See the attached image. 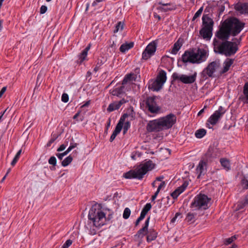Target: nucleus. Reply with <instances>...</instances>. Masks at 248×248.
<instances>
[{"label":"nucleus","mask_w":248,"mask_h":248,"mask_svg":"<svg viewBox=\"0 0 248 248\" xmlns=\"http://www.w3.org/2000/svg\"><path fill=\"white\" fill-rule=\"evenodd\" d=\"M152 208V205L150 203H147L143 208L140 216H141L143 218L145 217L147 213Z\"/></svg>","instance_id":"2f4dec72"},{"label":"nucleus","mask_w":248,"mask_h":248,"mask_svg":"<svg viewBox=\"0 0 248 248\" xmlns=\"http://www.w3.org/2000/svg\"><path fill=\"white\" fill-rule=\"evenodd\" d=\"M57 137H53L51 138L47 142L46 146L47 147H49L51 146V144L54 142V141L56 140Z\"/></svg>","instance_id":"864d4df0"},{"label":"nucleus","mask_w":248,"mask_h":248,"mask_svg":"<svg viewBox=\"0 0 248 248\" xmlns=\"http://www.w3.org/2000/svg\"><path fill=\"white\" fill-rule=\"evenodd\" d=\"M88 218L96 227L99 228L106 223L105 214L102 211L99 204H95L92 206L89 211Z\"/></svg>","instance_id":"39448f33"},{"label":"nucleus","mask_w":248,"mask_h":248,"mask_svg":"<svg viewBox=\"0 0 248 248\" xmlns=\"http://www.w3.org/2000/svg\"><path fill=\"white\" fill-rule=\"evenodd\" d=\"M212 29L210 28H202V29L200 30L199 33L201 36L204 39L207 40H210L212 36Z\"/></svg>","instance_id":"aec40b11"},{"label":"nucleus","mask_w":248,"mask_h":248,"mask_svg":"<svg viewBox=\"0 0 248 248\" xmlns=\"http://www.w3.org/2000/svg\"><path fill=\"white\" fill-rule=\"evenodd\" d=\"M220 42L216 39L214 40V51L216 53L223 54L229 57L235 54L238 49L236 42L228 41L229 39H218Z\"/></svg>","instance_id":"f03ea898"},{"label":"nucleus","mask_w":248,"mask_h":248,"mask_svg":"<svg viewBox=\"0 0 248 248\" xmlns=\"http://www.w3.org/2000/svg\"><path fill=\"white\" fill-rule=\"evenodd\" d=\"M155 166L151 160L145 162L133 170H130L124 174V177L126 179H137L141 180L145 174L149 171L152 170Z\"/></svg>","instance_id":"20e7f679"},{"label":"nucleus","mask_w":248,"mask_h":248,"mask_svg":"<svg viewBox=\"0 0 248 248\" xmlns=\"http://www.w3.org/2000/svg\"><path fill=\"white\" fill-rule=\"evenodd\" d=\"M146 129L149 132H157L163 130L159 119L150 121L146 125Z\"/></svg>","instance_id":"4468645a"},{"label":"nucleus","mask_w":248,"mask_h":248,"mask_svg":"<svg viewBox=\"0 0 248 248\" xmlns=\"http://www.w3.org/2000/svg\"><path fill=\"white\" fill-rule=\"evenodd\" d=\"M72 244V241L70 239H68L62 245V248H68Z\"/></svg>","instance_id":"09e8293b"},{"label":"nucleus","mask_w":248,"mask_h":248,"mask_svg":"<svg viewBox=\"0 0 248 248\" xmlns=\"http://www.w3.org/2000/svg\"><path fill=\"white\" fill-rule=\"evenodd\" d=\"M158 4L161 5L163 6H170L169 7H163L162 6H159L157 7V9L158 10L163 12H167L170 11L175 10L176 9L175 6L171 5L170 3H163L162 2H159Z\"/></svg>","instance_id":"4be33fe9"},{"label":"nucleus","mask_w":248,"mask_h":248,"mask_svg":"<svg viewBox=\"0 0 248 248\" xmlns=\"http://www.w3.org/2000/svg\"><path fill=\"white\" fill-rule=\"evenodd\" d=\"M128 116L127 113L124 114L121 117L118 123L117 124L115 130L110 136L109 141L112 142L115 139L117 135L119 134L123 127L124 123L125 118Z\"/></svg>","instance_id":"2eb2a0df"},{"label":"nucleus","mask_w":248,"mask_h":248,"mask_svg":"<svg viewBox=\"0 0 248 248\" xmlns=\"http://www.w3.org/2000/svg\"><path fill=\"white\" fill-rule=\"evenodd\" d=\"M18 160V159L16 158V157H14L11 163V165L13 166H15V165L17 162Z\"/></svg>","instance_id":"338daca9"},{"label":"nucleus","mask_w":248,"mask_h":248,"mask_svg":"<svg viewBox=\"0 0 248 248\" xmlns=\"http://www.w3.org/2000/svg\"><path fill=\"white\" fill-rule=\"evenodd\" d=\"M147 234V241L150 242L156 238L157 233L154 229H150L148 231Z\"/></svg>","instance_id":"a878e982"},{"label":"nucleus","mask_w":248,"mask_h":248,"mask_svg":"<svg viewBox=\"0 0 248 248\" xmlns=\"http://www.w3.org/2000/svg\"><path fill=\"white\" fill-rule=\"evenodd\" d=\"M243 92L244 95H241L238 99L244 104H248V81L245 83Z\"/></svg>","instance_id":"412c9836"},{"label":"nucleus","mask_w":248,"mask_h":248,"mask_svg":"<svg viewBox=\"0 0 248 248\" xmlns=\"http://www.w3.org/2000/svg\"><path fill=\"white\" fill-rule=\"evenodd\" d=\"M88 53L84 50H83L80 55H79V60H80V63L82 62L86 59Z\"/></svg>","instance_id":"a19ab883"},{"label":"nucleus","mask_w":248,"mask_h":248,"mask_svg":"<svg viewBox=\"0 0 248 248\" xmlns=\"http://www.w3.org/2000/svg\"><path fill=\"white\" fill-rule=\"evenodd\" d=\"M48 163L50 165H52L54 166H56L57 163V160L56 157L54 156L50 157L48 160Z\"/></svg>","instance_id":"c03bdc74"},{"label":"nucleus","mask_w":248,"mask_h":248,"mask_svg":"<svg viewBox=\"0 0 248 248\" xmlns=\"http://www.w3.org/2000/svg\"><path fill=\"white\" fill-rule=\"evenodd\" d=\"M124 29V23L121 21H119L115 26V29L113 31L114 33H117L119 31H122Z\"/></svg>","instance_id":"e433bc0d"},{"label":"nucleus","mask_w":248,"mask_h":248,"mask_svg":"<svg viewBox=\"0 0 248 248\" xmlns=\"http://www.w3.org/2000/svg\"><path fill=\"white\" fill-rule=\"evenodd\" d=\"M157 43L156 41H152L146 46L142 54V58L147 60L153 55L156 49Z\"/></svg>","instance_id":"f8f14e48"},{"label":"nucleus","mask_w":248,"mask_h":248,"mask_svg":"<svg viewBox=\"0 0 248 248\" xmlns=\"http://www.w3.org/2000/svg\"><path fill=\"white\" fill-rule=\"evenodd\" d=\"M234 9L240 14H248V3L239 2L234 5Z\"/></svg>","instance_id":"f3484780"},{"label":"nucleus","mask_w":248,"mask_h":248,"mask_svg":"<svg viewBox=\"0 0 248 248\" xmlns=\"http://www.w3.org/2000/svg\"><path fill=\"white\" fill-rule=\"evenodd\" d=\"M47 8L45 5L41 6L40 10V13L41 14H45L47 11Z\"/></svg>","instance_id":"8fccbe9b"},{"label":"nucleus","mask_w":248,"mask_h":248,"mask_svg":"<svg viewBox=\"0 0 248 248\" xmlns=\"http://www.w3.org/2000/svg\"><path fill=\"white\" fill-rule=\"evenodd\" d=\"M176 119L175 115L171 113L159 118L163 130H167L171 128L176 123Z\"/></svg>","instance_id":"6e6552de"},{"label":"nucleus","mask_w":248,"mask_h":248,"mask_svg":"<svg viewBox=\"0 0 248 248\" xmlns=\"http://www.w3.org/2000/svg\"><path fill=\"white\" fill-rule=\"evenodd\" d=\"M210 199L207 195L203 194L197 195L191 203V207L197 209L205 210L208 208V202Z\"/></svg>","instance_id":"0eeeda50"},{"label":"nucleus","mask_w":248,"mask_h":248,"mask_svg":"<svg viewBox=\"0 0 248 248\" xmlns=\"http://www.w3.org/2000/svg\"><path fill=\"white\" fill-rule=\"evenodd\" d=\"M167 80L166 72L161 70L155 80H151L149 82L148 88L152 91L158 92L160 90Z\"/></svg>","instance_id":"423d86ee"},{"label":"nucleus","mask_w":248,"mask_h":248,"mask_svg":"<svg viewBox=\"0 0 248 248\" xmlns=\"http://www.w3.org/2000/svg\"><path fill=\"white\" fill-rule=\"evenodd\" d=\"M131 214V211L129 208H125L123 213V217L124 219H127L129 217Z\"/></svg>","instance_id":"ea45409f"},{"label":"nucleus","mask_w":248,"mask_h":248,"mask_svg":"<svg viewBox=\"0 0 248 248\" xmlns=\"http://www.w3.org/2000/svg\"><path fill=\"white\" fill-rule=\"evenodd\" d=\"M134 46V43L130 42L122 44L120 47V51L121 52L124 53L129 49L132 48Z\"/></svg>","instance_id":"cd10ccee"},{"label":"nucleus","mask_w":248,"mask_h":248,"mask_svg":"<svg viewBox=\"0 0 248 248\" xmlns=\"http://www.w3.org/2000/svg\"><path fill=\"white\" fill-rule=\"evenodd\" d=\"M159 192H157V191H156L154 195L152 196V198H151V199H152V201H154L156 198V197L157 196L158 193Z\"/></svg>","instance_id":"69168bd1"},{"label":"nucleus","mask_w":248,"mask_h":248,"mask_svg":"<svg viewBox=\"0 0 248 248\" xmlns=\"http://www.w3.org/2000/svg\"><path fill=\"white\" fill-rule=\"evenodd\" d=\"M219 60H217L209 63L207 66L202 71V74L203 77L207 76L208 77H214V73L220 67Z\"/></svg>","instance_id":"9b49d317"},{"label":"nucleus","mask_w":248,"mask_h":248,"mask_svg":"<svg viewBox=\"0 0 248 248\" xmlns=\"http://www.w3.org/2000/svg\"><path fill=\"white\" fill-rule=\"evenodd\" d=\"M150 219V217H148L144 223V227L138 231L135 235L136 236L142 238L145 234H147Z\"/></svg>","instance_id":"6ab92c4d"},{"label":"nucleus","mask_w":248,"mask_h":248,"mask_svg":"<svg viewBox=\"0 0 248 248\" xmlns=\"http://www.w3.org/2000/svg\"><path fill=\"white\" fill-rule=\"evenodd\" d=\"M202 27L204 28H210L213 29L214 22L210 17L209 14H204L202 17Z\"/></svg>","instance_id":"dca6fc26"},{"label":"nucleus","mask_w":248,"mask_h":248,"mask_svg":"<svg viewBox=\"0 0 248 248\" xmlns=\"http://www.w3.org/2000/svg\"><path fill=\"white\" fill-rule=\"evenodd\" d=\"M67 144H62L60 145V146L57 149V151L58 152H61L63 151L66 147Z\"/></svg>","instance_id":"603ef678"},{"label":"nucleus","mask_w":248,"mask_h":248,"mask_svg":"<svg viewBox=\"0 0 248 248\" xmlns=\"http://www.w3.org/2000/svg\"><path fill=\"white\" fill-rule=\"evenodd\" d=\"M245 23L236 17L232 16L222 22L215 33L217 39H229L231 36L235 37L245 27Z\"/></svg>","instance_id":"f257e3e1"},{"label":"nucleus","mask_w":248,"mask_h":248,"mask_svg":"<svg viewBox=\"0 0 248 248\" xmlns=\"http://www.w3.org/2000/svg\"><path fill=\"white\" fill-rule=\"evenodd\" d=\"M124 86L122 85L120 87L116 88L110 90V93L113 96H116L119 97H122L123 95L125 93L124 91Z\"/></svg>","instance_id":"5701e85b"},{"label":"nucleus","mask_w":248,"mask_h":248,"mask_svg":"<svg viewBox=\"0 0 248 248\" xmlns=\"http://www.w3.org/2000/svg\"><path fill=\"white\" fill-rule=\"evenodd\" d=\"M90 100L87 101L84 104L81 106V108H82L84 107H88L90 105Z\"/></svg>","instance_id":"774afa93"},{"label":"nucleus","mask_w":248,"mask_h":248,"mask_svg":"<svg viewBox=\"0 0 248 248\" xmlns=\"http://www.w3.org/2000/svg\"><path fill=\"white\" fill-rule=\"evenodd\" d=\"M182 46V42L179 39L173 45L171 53L173 54H176Z\"/></svg>","instance_id":"c85d7f7f"},{"label":"nucleus","mask_w":248,"mask_h":248,"mask_svg":"<svg viewBox=\"0 0 248 248\" xmlns=\"http://www.w3.org/2000/svg\"><path fill=\"white\" fill-rule=\"evenodd\" d=\"M56 156L60 160H62L63 158L64 155L62 153H58L56 154Z\"/></svg>","instance_id":"e2e57ef3"},{"label":"nucleus","mask_w":248,"mask_h":248,"mask_svg":"<svg viewBox=\"0 0 248 248\" xmlns=\"http://www.w3.org/2000/svg\"><path fill=\"white\" fill-rule=\"evenodd\" d=\"M144 219V218L143 217H142L141 216H140L138 218V219H137L136 222H135V226H137L139 224V223L140 221H141L142 220H143Z\"/></svg>","instance_id":"13d9d810"},{"label":"nucleus","mask_w":248,"mask_h":248,"mask_svg":"<svg viewBox=\"0 0 248 248\" xmlns=\"http://www.w3.org/2000/svg\"><path fill=\"white\" fill-rule=\"evenodd\" d=\"M206 133V131L204 129H200L197 130L195 133V137L197 138H202Z\"/></svg>","instance_id":"473e14b6"},{"label":"nucleus","mask_w":248,"mask_h":248,"mask_svg":"<svg viewBox=\"0 0 248 248\" xmlns=\"http://www.w3.org/2000/svg\"><path fill=\"white\" fill-rule=\"evenodd\" d=\"M225 109L222 106H220L218 109L209 118L207 122L212 125H215L220 117L225 113Z\"/></svg>","instance_id":"ddd939ff"},{"label":"nucleus","mask_w":248,"mask_h":248,"mask_svg":"<svg viewBox=\"0 0 248 248\" xmlns=\"http://www.w3.org/2000/svg\"><path fill=\"white\" fill-rule=\"evenodd\" d=\"M234 238L233 237H231L230 238L226 239L224 241V244L225 245H229L232 243L233 241Z\"/></svg>","instance_id":"3c124183"},{"label":"nucleus","mask_w":248,"mask_h":248,"mask_svg":"<svg viewBox=\"0 0 248 248\" xmlns=\"http://www.w3.org/2000/svg\"><path fill=\"white\" fill-rule=\"evenodd\" d=\"M69 100V96L67 93H63L62 96V101L64 103H67Z\"/></svg>","instance_id":"de8ad7c7"},{"label":"nucleus","mask_w":248,"mask_h":248,"mask_svg":"<svg viewBox=\"0 0 248 248\" xmlns=\"http://www.w3.org/2000/svg\"><path fill=\"white\" fill-rule=\"evenodd\" d=\"M165 181H162L160 184L158 186L157 189L156 191H157V192H159L161 189L164 187L165 186Z\"/></svg>","instance_id":"5fc2aeb1"},{"label":"nucleus","mask_w":248,"mask_h":248,"mask_svg":"<svg viewBox=\"0 0 248 248\" xmlns=\"http://www.w3.org/2000/svg\"><path fill=\"white\" fill-rule=\"evenodd\" d=\"M194 218H195V214H194L193 213H188L187 214L186 219L187 220V221L193 222Z\"/></svg>","instance_id":"79ce46f5"},{"label":"nucleus","mask_w":248,"mask_h":248,"mask_svg":"<svg viewBox=\"0 0 248 248\" xmlns=\"http://www.w3.org/2000/svg\"><path fill=\"white\" fill-rule=\"evenodd\" d=\"M21 152H22V150L20 149L19 150L17 153H16V155H15V157H16V158L17 159H19V157H20V155L21 154Z\"/></svg>","instance_id":"0e129e2a"},{"label":"nucleus","mask_w":248,"mask_h":248,"mask_svg":"<svg viewBox=\"0 0 248 248\" xmlns=\"http://www.w3.org/2000/svg\"><path fill=\"white\" fill-rule=\"evenodd\" d=\"M145 107L151 113L157 114L161 108L156 102V96L147 97L145 100Z\"/></svg>","instance_id":"1a4fd4ad"},{"label":"nucleus","mask_w":248,"mask_h":248,"mask_svg":"<svg viewBox=\"0 0 248 248\" xmlns=\"http://www.w3.org/2000/svg\"><path fill=\"white\" fill-rule=\"evenodd\" d=\"M128 102V100L127 99V97L126 98H123L121 100H120L118 102H117L118 106H119V108L121 107V106L127 102Z\"/></svg>","instance_id":"49530a36"},{"label":"nucleus","mask_w":248,"mask_h":248,"mask_svg":"<svg viewBox=\"0 0 248 248\" xmlns=\"http://www.w3.org/2000/svg\"><path fill=\"white\" fill-rule=\"evenodd\" d=\"M234 60L232 59H227L223 63V68L222 71H220V74H223L227 72L230 69V66L233 63Z\"/></svg>","instance_id":"393cba45"},{"label":"nucleus","mask_w":248,"mask_h":248,"mask_svg":"<svg viewBox=\"0 0 248 248\" xmlns=\"http://www.w3.org/2000/svg\"><path fill=\"white\" fill-rule=\"evenodd\" d=\"M119 108V107L118 106L117 103V102H115L109 105L108 108H107V111L108 112H111L115 110L118 109Z\"/></svg>","instance_id":"72a5a7b5"},{"label":"nucleus","mask_w":248,"mask_h":248,"mask_svg":"<svg viewBox=\"0 0 248 248\" xmlns=\"http://www.w3.org/2000/svg\"><path fill=\"white\" fill-rule=\"evenodd\" d=\"M207 162L205 160H201L196 168L197 173L198 174V178L201 175H204L206 171Z\"/></svg>","instance_id":"a211bd4d"},{"label":"nucleus","mask_w":248,"mask_h":248,"mask_svg":"<svg viewBox=\"0 0 248 248\" xmlns=\"http://www.w3.org/2000/svg\"><path fill=\"white\" fill-rule=\"evenodd\" d=\"M247 205H248V197H246L243 201L239 202L238 206L240 209H242Z\"/></svg>","instance_id":"58836bf2"},{"label":"nucleus","mask_w":248,"mask_h":248,"mask_svg":"<svg viewBox=\"0 0 248 248\" xmlns=\"http://www.w3.org/2000/svg\"><path fill=\"white\" fill-rule=\"evenodd\" d=\"M203 11V7H201L195 14L192 18V21L195 20L197 17H198L202 14Z\"/></svg>","instance_id":"37998d69"},{"label":"nucleus","mask_w":248,"mask_h":248,"mask_svg":"<svg viewBox=\"0 0 248 248\" xmlns=\"http://www.w3.org/2000/svg\"><path fill=\"white\" fill-rule=\"evenodd\" d=\"M217 149L210 147L206 153L205 156L207 160L212 158H216L217 156Z\"/></svg>","instance_id":"b1692460"},{"label":"nucleus","mask_w":248,"mask_h":248,"mask_svg":"<svg viewBox=\"0 0 248 248\" xmlns=\"http://www.w3.org/2000/svg\"><path fill=\"white\" fill-rule=\"evenodd\" d=\"M73 160V157L71 155L66 157L62 162V165L63 167H66L70 164Z\"/></svg>","instance_id":"c9c22d12"},{"label":"nucleus","mask_w":248,"mask_h":248,"mask_svg":"<svg viewBox=\"0 0 248 248\" xmlns=\"http://www.w3.org/2000/svg\"><path fill=\"white\" fill-rule=\"evenodd\" d=\"M107 59L103 57H100L97 60L96 64L94 68L93 71L95 72H97L100 69H101V66L106 62Z\"/></svg>","instance_id":"bb28decb"},{"label":"nucleus","mask_w":248,"mask_h":248,"mask_svg":"<svg viewBox=\"0 0 248 248\" xmlns=\"http://www.w3.org/2000/svg\"><path fill=\"white\" fill-rule=\"evenodd\" d=\"M133 74H129L126 75L123 79L122 83V85L124 86L128 82L132 80V77Z\"/></svg>","instance_id":"4c0bfd02"},{"label":"nucleus","mask_w":248,"mask_h":248,"mask_svg":"<svg viewBox=\"0 0 248 248\" xmlns=\"http://www.w3.org/2000/svg\"><path fill=\"white\" fill-rule=\"evenodd\" d=\"M220 163L222 167L226 170H229L231 169L230 161L225 158H222L220 159Z\"/></svg>","instance_id":"c756f323"},{"label":"nucleus","mask_w":248,"mask_h":248,"mask_svg":"<svg viewBox=\"0 0 248 248\" xmlns=\"http://www.w3.org/2000/svg\"><path fill=\"white\" fill-rule=\"evenodd\" d=\"M197 73L195 72L193 74L190 76L182 74L179 75L177 73H174L172 77L173 80H179L184 84H192L195 82L197 78Z\"/></svg>","instance_id":"9d476101"},{"label":"nucleus","mask_w":248,"mask_h":248,"mask_svg":"<svg viewBox=\"0 0 248 248\" xmlns=\"http://www.w3.org/2000/svg\"><path fill=\"white\" fill-rule=\"evenodd\" d=\"M225 4H229V2L225 0H220L217 2V5L218 6L219 14H221L225 9Z\"/></svg>","instance_id":"7c9ffc66"},{"label":"nucleus","mask_w":248,"mask_h":248,"mask_svg":"<svg viewBox=\"0 0 248 248\" xmlns=\"http://www.w3.org/2000/svg\"><path fill=\"white\" fill-rule=\"evenodd\" d=\"M100 6V3L96 2L95 0L92 4V6L94 7V10L96 9V7H99Z\"/></svg>","instance_id":"4d7b16f0"},{"label":"nucleus","mask_w":248,"mask_h":248,"mask_svg":"<svg viewBox=\"0 0 248 248\" xmlns=\"http://www.w3.org/2000/svg\"><path fill=\"white\" fill-rule=\"evenodd\" d=\"M130 123L129 122H126L124 123V128H123V134H125L128 129L130 128Z\"/></svg>","instance_id":"a18cd8bd"},{"label":"nucleus","mask_w":248,"mask_h":248,"mask_svg":"<svg viewBox=\"0 0 248 248\" xmlns=\"http://www.w3.org/2000/svg\"><path fill=\"white\" fill-rule=\"evenodd\" d=\"M6 87H3L0 91V98H1L6 90Z\"/></svg>","instance_id":"680f3d73"},{"label":"nucleus","mask_w":248,"mask_h":248,"mask_svg":"<svg viewBox=\"0 0 248 248\" xmlns=\"http://www.w3.org/2000/svg\"><path fill=\"white\" fill-rule=\"evenodd\" d=\"M208 56L206 50L199 48L196 52L193 49L185 51L182 56V61L184 63H200L205 61Z\"/></svg>","instance_id":"7ed1b4c3"},{"label":"nucleus","mask_w":248,"mask_h":248,"mask_svg":"<svg viewBox=\"0 0 248 248\" xmlns=\"http://www.w3.org/2000/svg\"><path fill=\"white\" fill-rule=\"evenodd\" d=\"M188 185V182L185 181L181 186L176 188L175 190L178 192V194L179 195L181 194L186 189Z\"/></svg>","instance_id":"f704fd0d"},{"label":"nucleus","mask_w":248,"mask_h":248,"mask_svg":"<svg viewBox=\"0 0 248 248\" xmlns=\"http://www.w3.org/2000/svg\"><path fill=\"white\" fill-rule=\"evenodd\" d=\"M77 143H70V146L68 147V149L69 150L71 151L73 149L77 147Z\"/></svg>","instance_id":"052dcab7"},{"label":"nucleus","mask_w":248,"mask_h":248,"mask_svg":"<svg viewBox=\"0 0 248 248\" xmlns=\"http://www.w3.org/2000/svg\"><path fill=\"white\" fill-rule=\"evenodd\" d=\"M179 194H178L177 191L175 190L173 192L171 193V196L174 199H177Z\"/></svg>","instance_id":"6e6d98bb"},{"label":"nucleus","mask_w":248,"mask_h":248,"mask_svg":"<svg viewBox=\"0 0 248 248\" xmlns=\"http://www.w3.org/2000/svg\"><path fill=\"white\" fill-rule=\"evenodd\" d=\"M232 41L233 42H236L237 43V46L238 44L240 43V42L241 41V37H240L239 39H237V38H233L232 40Z\"/></svg>","instance_id":"bf43d9fd"}]
</instances>
